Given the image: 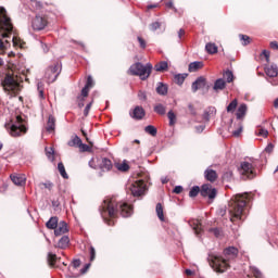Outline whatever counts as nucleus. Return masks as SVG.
Returning <instances> with one entry per match:
<instances>
[{"instance_id":"nucleus-1","label":"nucleus","mask_w":278,"mask_h":278,"mask_svg":"<svg viewBox=\"0 0 278 278\" xmlns=\"http://www.w3.org/2000/svg\"><path fill=\"white\" fill-rule=\"evenodd\" d=\"M99 212L106 225L112 227L114 220L110 218H115L116 214H121L123 218H129L134 214V206L129 205L127 202L116 200V197L105 198L99 208ZM109 217V218H108Z\"/></svg>"},{"instance_id":"nucleus-2","label":"nucleus","mask_w":278,"mask_h":278,"mask_svg":"<svg viewBox=\"0 0 278 278\" xmlns=\"http://www.w3.org/2000/svg\"><path fill=\"white\" fill-rule=\"evenodd\" d=\"M238 248L236 247H228L224 249V256L218 254H210L208 255V264L215 273H225L227 268H229V262L231 260H236L238 257Z\"/></svg>"},{"instance_id":"nucleus-3","label":"nucleus","mask_w":278,"mask_h":278,"mask_svg":"<svg viewBox=\"0 0 278 278\" xmlns=\"http://www.w3.org/2000/svg\"><path fill=\"white\" fill-rule=\"evenodd\" d=\"M251 201V194L249 192L239 193L232 197L230 201V220L231 223H239V220H244L247 218V203Z\"/></svg>"},{"instance_id":"nucleus-4","label":"nucleus","mask_w":278,"mask_h":278,"mask_svg":"<svg viewBox=\"0 0 278 278\" xmlns=\"http://www.w3.org/2000/svg\"><path fill=\"white\" fill-rule=\"evenodd\" d=\"M0 36H2V38H9L13 47H23V41L16 36L12 18L8 16L5 7H0Z\"/></svg>"},{"instance_id":"nucleus-5","label":"nucleus","mask_w":278,"mask_h":278,"mask_svg":"<svg viewBox=\"0 0 278 278\" xmlns=\"http://www.w3.org/2000/svg\"><path fill=\"white\" fill-rule=\"evenodd\" d=\"M151 71H153V65L151 63L144 65L141 62H137L129 67L128 74L140 77V79L144 81V79H149Z\"/></svg>"},{"instance_id":"nucleus-6","label":"nucleus","mask_w":278,"mask_h":278,"mask_svg":"<svg viewBox=\"0 0 278 278\" xmlns=\"http://www.w3.org/2000/svg\"><path fill=\"white\" fill-rule=\"evenodd\" d=\"M5 128L9 130L13 138H18L23 134H27V127L23 124V117L16 116L15 121L5 124Z\"/></svg>"},{"instance_id":"nucleus-7","label":"nucleus","mask_w":278,"mask_h":278,"mask_svg":"<svg viewBox=\"0 0 278 278\" xmlns=\"http://www.w3.org/2000/svg\"><path fill=\"white\" fill-rule=\"evenodd\" d=\"M60 73H62V63L56 62L50 65L46 70V79H48V84H53L60 77Z\"/></svg>"},{"instance_id":"nucleus-8","label":"nucleus","mask_w":278,"mask_h":278,"mask_svg":"<svg viewBox=\"0 0 278 278\" xmlns=\"http://www.w3.org/2000/svg\"><path fill=\"white\" fill-rule=\"evenodd\" d=\"M239 173L242 179H255V168L247 161L240 163Z\"/></svg>"},{"instance_id":"nucleus-9","label":"nucleus","mask_w":278,"mask_h":278,"mask_svg":"<svg viewBox=\"0 0 278 278\" xmlns=\"http://www.w3.org/2000/svg\"><path fill=\"white\" fill-rule=\"evenodd\" d=\"M132 197H144L147 194V182L144 180H137L129 187Z\"/></svg>"},{"instance_id":"nucleus-10","label":"nucleus","mask_w":278,"mask_h":278,"mask_svg":"<svg viewBox=\"0 0 278 278\" xmlns=\"http://www.w3.org/2000/svg\"><path fill=\"white\" fill-rule=\"evenodd\" d=\"M4 90L12 92V94H18L21 92V84L14 80V77L7 75L3 80Z\"/></svg>"},{"instance_id":"nucleus-11","label":"nucleus","mask_w":278,"mask_h":278,"mask_svg":"<svg viewBox=\"0 0 278 278\" xmlns=\"http://www.w3.org/2000/svg\"><path fill=\"white\" fill-rule=\"evenodd\" d=\"M203 88L210 90V85H207V79L205 77L200 76L192 83L191 90L192 92H197Z\"/></svg>"},{"instance_id":"nucleus-12","label":"nucleus","mask_w":278,"mask_h":278,"mask_svg":"<svg viewBox=\"0 0 278 278\" xmlns=\"http://www.w3.org/2000/svg\"><path fill=\"white\" fill-rule=\"evenodd\" d=\"M47 25H48L47 18L40 15L35 16V18L31 22V27L35 31H42V29H45Z\"/></svg>"},{"instance_id":"nucleus-13","label":"nucleus","mask_w":278,"mask_h":278,"mask_svg":"<svg viewBox=\"0 0 278 278\" xmlns=\"http://www.w3.org/2000/svg\"><path fill=\"white\" fill-rule=\"evenodd\" d=\"M216 188H212V185L210 184L203 185L200 190L201 197L207 199H216Z\"/></svg>"},{"instance_id":"nucleus-14","label":"nucleus","mask_w":278,"mask_h":278,"mask_svg":"<svg viewBox=\"0 0 278 278\" xmlns=\"http://www.w3.org/2000/svg\"><path fill=\"white\" fill-rule=\"evenodd\" d=\"M68 231V224L66 222H59L56 228H54V236H64Z\"/></svg>"},{"instance_id":"nucleus-15","label":"nucleus","mask_w":278,"mask_h":278,"mask_svg":"<svg viewBox=\"0 0 278 278\" xmlns=\"http://www.w3.org/2000/svg\"><path fill=\"white\" fill-rule=\"evenodd\" d=\"M146 114L147 113L144 112V109L142 106H136L132 113H130V116L131 118H135V121H142Z\"/></svg>"},{"instance_id":"nucleus-16","label":"nucleus","mask_w":278,"mask_h":278,"mask_svg":"<svg viewBox=\"0 0 278 278\" xmlns=\"http://www.w3.org/2000/svg\"><path fill=\"white\" fill-rule=\"evenodd\" d=\"M10 177H11V181H13L15 186H25V181H27V178L25 177V175L13 174Z\"/></svg>"},{"instance_id":"nucleus-17","label":"nucleus","mask_w":278,"mask_h":278,"mask_svg":"<svg viewBox=\"0 0 278 278\" xmlns=\"http://www.w3.org/2000/svg\"><path fill=\"white\" fill-rule=\"evenodd\" d=\"M204 177L206 181H211V184H214V181L218 179V174L216 173V170L207 168L204 172Z\"/></svg>"},{"instance_id":"nucleus-18","label":"nucleus","mask_w":278,"mask_h":278,"mask_svg":"<svg viewBox=\"0 0 278 278\" xmlns=\"http://www.w3.org/2000/svg\"><path fill=\"white\" fill-rule=\"evenodd\" d=\"M227 88V81H225V78H217L214 83L213 90L215 92H220V90H225Z\"/></svg>"},{"instance_id":"nucleus-19","label":"nucleus","mask_w":278,"mask_h":278,"mask_svg":"<svg viewBox=\"0 0 278 278\" xmlns=\"http://www.w3.org/2000/svg\"><path fill=\"white\" fill-rule=\"evenodd\" d=\"M248 110L249 108L247 106V104L241 103L237 109V113H236L237 121H242V118L247 116Z\"/></svg>"},{"instance_id":"nucleus-20","label":"nucleus","mask_w":278,"mask_h":278,"mask_svg":"<svg viewBox=\"0 0 278 278\" xmlns=\"http://www.w3.org/2000/svg\"><path fill=\"white\" fill-rule=\"evenodd\" d=\"M156 94H160V97H166V94H168V85L162 81L157 83Z\"/></svg>"},{"instance_id":"nucleus-21","label":"nucleus","mask_w":278,"mask_h":278,"mask_svg":"<svg viewBox=\"0 0 278 278\" xmlns=\"http://www.w3.org/2000/svg\"><path fill=\"white\" fill-rule=\"evenodd\" d=\"M211 116H216V109L214 106H208L206 110H204V113L202 115L205 123H210Z\"/></svg>"},{"instance_id":"nucleus-22","label":"nucleus","mask_w":278,"mask_h":278,"mask_svg":"<svg viewBox=\"0 0 278 278\" xmlns=\"http://www.w3.org/2000/svg\"><path fill=\"white\" fill-rule=\"evenodd\" d=\"M265 73L267 77H277L278 75V66L273 63L270 66L265 67Z\"/></svg>"},{"instance_id":"nucleus-23","label":"nucleus","mask_w":278,"mask_h":278,"mask_svg":"<svg viewBox=\"0 0 278 278\" xmlns=\"http://www.w3.org/2000/svg\"><path fill=\"white\" fill-rule=\"evenodd\" d=\"M46 131H48V134L55 131V117L53 115H49L48 117Z\"/></svg>"},{"instance_id":"nucleus-24","label":"nucleus","mask_w":278,"mask_h":278,"mask_svg":"<svg viewBox=\"0 0 278 278\" xmlns=\"http://www.w3.org/2000/svg\"><path fill=\"white\" fill-rule=\"evenodd\" d=\"M204 64L202 61H194L189 64L188 71L189 73H197L200 68H203Z\"/></svg>"},{"instance_id":"nucleus-25","label":"nucleus","mask_w":278,"mask_h":278,"mask_svg":"<svg viewBox=\"0 0 278 278\" xmlns=\"http://www.w3.org/2000/svg\"><path fill=\"white\" fill-rule=\"evenodd\" d=\"M154 71L156 73H164V71H168V62L161 61L154 65Z\"/></svg>"},{"instance_id":"nucleus-26","label":"nucleus","mask_w":278,"mask_h":278,"mask_svg":"<svg viewBox=\"0 0 278 278\" xmlns=\"http://www.w3.org/2000/svg\"><path fill=\"white\" fill-rule=\"evenodd\" d=\"M205 50L210 55H214L218 53V46L216 43L208 42L205 45Z\"/></svg>"},{"instance_id":"nucleus-27","label":"nucleus","mask_w":278,"mask_h":278,"mask_svg":"<svg viewBox=\"0 0 278 278\" xmlns=\"http://www.w3.org/2000/svg\"><path fill=\"white\" fill-rule=\"evenodd\" d=\"M59 219H58V216H53L51 217L47 223H46V227L48 229H56L58 228V225H59Z\"/></svg>"},{"instance_id":"nucleus-28","label":"nucleus","mask_w":278,"mask_h":278,"mask_svg":"<svg viewBox=\"0 0 278 278\" xmlns=\"http://www.w3.org/2000/svg\"><path fill=\"white\" fill-rule=\"evenodd\" d=\"M186 77H188L187 73L176 74L174 76V81H175V84H177V86H184V81H186Z\"/></svg>"},{"instance_id":"nucleus-29","label":"nucleus","mask_w":278,"mask_h":278,"mask_svg":"<svg viewBox=\"0 0 278 278\" xmlns=\"http://www.w3.org/2000/svg\"><path fill=\"white\" fill-rule=\"evenodd\" d=\"M100 168L102 170H112V161L108 157H104L102 159V162H101V165H100Z\"/></svg>"},{"instance_id":"nucleus-30","label":"nucleus","mask_w":278,"mask_h":278,"mask_svg":"<svg viewBox=\"0 0 278 278\" xmlns=\"http://www.w3.org/2000/svg\"><path fill=\"white\" fill-rule=\"evenodd\" d=\"M70 243H71V239L68 238V236H63V237L59 240V242H58V248H59V249H66Z\"/></svg>"},{"instance_id":"nucleus-31","label":"nucleus","mask_w":278,"mask_h":278,"mask_svg":"<svg viewBox=\"0 0 278 278\" xmlns=\"http://www.w3.org/2000/svg\"><path fill=\"white\" fill-rule=\"evenodd\" d=\"M8 49H10V40L7 39L3 41V39L0 38V55H3Z\"/></svg>"},{"instance_id":"nucleus-32","label":"nucleus","mask_w":278,"mask_h":278,"mask_svg":"<svg viewBox=\"0 0 278 278\" xmlns=\"http://www.w3.org/2000/svg\"><path fill=\"white\" fill-rule=\"evenodd\" d=\"M154 112L155 114H160V116H164V114H166V106L162 103H157L154 105Z\"/></svg>"},{"instance_id":"nucleus-33","label":"nucleus","mask_w":278,"mask_h":278,"mask_svg":"<svg viewBox=\"0 0 278 278\" xmlns=\"http://www.w3.org/2000/svg\"><path fill=\"white\" fill-rule=\"evenodd\" d=\"M156 216L162 223H164V207H162V203L156 204Z\"/></svg>"},{"instance_id":"nucleus-34","label":"nucleus","mask_w":278,"mask_h":278,"mask_svg":"<svg viewBox=\"0 0 278 278\" xmlns=\"http://www.w3.org/2000/svg\"><path fill=\"white\" fill-rule=\"evenodd\" d=\"M58 170H59L61 177H63V179H68V174L66 173V168L64 167V163L60 162L58 164Z\"/></svg>"},{"instance_id":"nucleus-35","label":"nucleus","mask_w":278,"mask_h":278,"mask_svg":"<svg viewBox=\"0 0 278 278\" xmlns=\"http://www.w3.org/2000/svg\"><path fill=\"white\" fill-rule=\"evenodd\" d=\"M144 131L146 134H149L150 136H157V128H155V126L153 125H148L144 127Z\"/></svg>"},{"instance_id":"nucleus-36","label":"nucleus","mask_w":278,"mask_h":278,"mask_svg":"<svg viewBox=\"0 0 278 278\" xmlns=\"http://www.w3.org/2000/svg\"><path fill=\"white\" fill-rule=\"evenodd\" d=\"M81 142V138H79V136H75L67 144L68 147H80Z\"/></svg>"},{"instance_id":"nucleus-37","label":"nucleus","mask_w":278,"mask_h":278,"mask_svg":"<svg viewBox=\"0 0 278 278\" xmlns=\"http://www.w3.org/2000/svg\"><path fill=\"white\" fill-rule=\"evenodd\" d=\"M223 76H224V79H226L227 84H231V81H233V72L227 70L224 72Z\"/></svg>"},{"instance_id":"nucleus-38","label":"nucleus","mask_w":278,"mask_h":278,"mask_svg":"<svg viewBox=\"0 0 278 278\" xmlns=\"http://www.w3.org/2000/svg\"><path fill=\"white\" fill-rule=\"evenodd\" d=\"M238 108V100L237 99H233L227 106V112L229 113H233L236 112V109Z\"/></svg>"},{"instance_id":"nucleus-39","label":"nucleus","mask_w":278,"mask_h":278,"mask_svg":"<svg viewBox=\"0 0 278 278\" xmlns=\"http://www.w3.org/2000/svg\"><path fill=\"white\" fill-rule=\"evenodd\" d=\"M167 118L169 119V126L173 127L175 123H177V115H175V112L168 111Z\"/></svg>"},{"instance_id":"nucleus-40","label":"nucleus","mask_w":278,"mask_h":278,"mask_svg":"<svg viewBox=\"0 0 278 278\" xmlns=\"http://www.w3.org/2000/svg\"><path fill=\"white\" fill-rule=\"evenodd\" d=\"M56 260H58V255H55V254H53V253H51V252L48 253V263H49V266H51V267L55 266Z\"/></svg>"},{"instance_id":"nucleus-41","label":"nucleus","mask_w":278,"mask_h":278,"mask_svg":"<svg viewBox=\"0 0 278 278\" xmlns=\"http://www.w3.org/2000/svg\"><path fill=\"white\" fill-rule=\"evenodd\" d=\"M199 192H201V188H199V186H193L191 188V190L189 191V197L191 199H194V197H198L199 195Z\"/></svg>"},{"instance_id":"nucleus-42","label":"nucleus","mask_w":278,"mask_h":278,"mask_svg":"<svg viewBox=\"0 0 278 278\" xmlns=\"http://www.w3.org/2000/svg\"><path fill=\"white\" fill-rule=\"evenodd\" d=\"M116 168L117 170H121V173H127V170H129V164L123 162L122 164H117Z\"/></svg>"},{"instance_id":"nucleus-43","label":"nucleus","mask_w":278,"mask_h":278,"mask_svg":"<svg viewBox=\"0 0 278 278\" xmlns=\"http://www.w3.org/2000/svg\"><path fill=\"white\" fill-rule=\"evenodd\" d=\"M210 233H213L215 238H220L223 236V229L220 228H210Z\"/></svg>"},{"instance_id":"nucleus-44","label":"nucleus","mask_w":278,"mask_h":278,"mask_svg":"<svg viewBox=\"0 0 278 278\" xmlns=\"http://www.w3.org/2000/svg\"><path fill=\"white\" fill-rule=\"evenodd\" d=\"M240 40L242 41L243 47H247V45H251V37L248 35H239Z\"/></svg>"},{"instance_id":"nucleus-45","label":"nucleus","mask_w":278,"mask_h":278,"mask_svg":"<svg viewBox=\"0 0 278 278\" xmlns=\"http://www.w3.org/2000/svg\"><path fill=\"white\" fill-rule=\"evenodd\" d=\"M160 27H162L161 22H153L149 25L150 31H157V29H160Z\"/></svg>"},{"instance_id":"nucleus-46","label":"nucleus","mask_w":278,"mask_h":278,"mask_svg":"<svg viewBox=\"0 0 278 278\" xmlns=\"http://www.w3.org/2000/svg\"><path fill=\"white\" fill-rule=\"evenodd\" d=\"M250 268H251L254 277L262 278V271L260 270V268H257L255 266H251Z\"/></svg>"},{"instance_id":"nucleus-47","label":"nucleus","mask_w":278,"mask_h":278,"mask_svg":"<svg viewBox=\"0 0 278 278\" xmlns=\"http://www.w3.org/2000/svg\"><path fill=\"white\" fill-rule=\"evenodd\" d=\"M90 251V262H94V258L97 257V250H94V247L89 248Z\"/></svg>"},{"instance_id":"nucleus-48","label":"nucleus","mask_w":278,"mask_h":278,"mask_svg":"<svg viewBox=\"0 0 278 278\" xmlns=\"http://www.w3.org/2000/svg\"><path fill=\"white\" fill-rule=\"evenodd\" d=\"M92 86H94V80L92 79V76H88L85 87L90 89V88H92Z\"/></svg>"},{"instance_id":"nucleus-49","label":"nucleus","mask_w":278,"mask_h":278,"mask_svg":"<svg viewBox=\"0 0 278 278\" xmlns=\"http://www.w3.org/2000/svg\"><path fill=\"white\" fill-rule=\"evenodd\" d=\"M242 124L239 125V129L232 131V136H235V138H238L241 134H242Z\"/></svg>"},{"instance_id":"nucleus-50","label":"nucleus","mask_w":278,"mask_h":278,"mask_svg":"<svg viewBox=\"0 0 278 278\" xmlns=\"http://www.w3.org/2000/svg\"><path fill=\"white\" fill-rule=\"evenodd\" d=\"M137 40L141 47V49H147V41L142 37H137Z\"/></svg>"},{"instance_id":"nucleus-51","label":"nucleus","mask_w":278,"mask_h":278,"mask_svg":"<svg viewBox=\"0 0 278 278\" xmlns=\"http://www.w3.org/2000/svg\"><path fill=\"white\" fill-rule=\"evenodd\" d=\"M92 108V102H89L85 110H84V116H88V114H90V109Z\"/></svg>"},{"instance_id":"nucleus-52","label":"nucleus","mask_w":278,"mask_h":278,"mask_svg":"<svg viewBox=\"0 0 278 278\" xmlns=\"http://www.w3.org/2000/svg\"><path fill=\"white\" fill-rule=\"evenodd\" d=\"M262 55H264L267 63L270 62V51L263 50Z\"/></svg>"},{"instance_id":"nucleus-53","label":"nucleus","mask_w":278,"mask_h":278,"mask_svg":"<svg viewBox=\"0 0 278 278\" xmlns=\"http://www.w3.org/2000/svg\"><path fill=\"white\" fill-rule=\"evenodd\" d=\"M173 192L175 194H181V192H184V187L182 186H176L174 189H173Z\"/></svg>"},{"instance_id":"nucleus-54","label":"nucleus","mask_w":278,"mask_h":278,"mask_svg":"<svg viewBox=\"0 0 278 278\" xmlns=\"http://www.w3.org/2000/svg\"><path fill=\"white\" fill-rule=\"evenodd\" d=\"M72 266L74 268H79V266H81V261L79 258H76L72 262Z\"/></svg>"},{"instance_id":"nucleus-55","label":"nucleus","mask_w":278,"mask_h":278,"mask_svg":"<svg viewBox=\"0 0 278 278\" xmlns=\"http://www.w3.org/2000/svg\"><path fill=\"white\" fill-rule=\"evenodd\" d=\"M79 149H81V151L86 152V151H90V146L81 142L80 146H78Z\"/></svg>"},{"instance_id":"nucleus-56","label":"nucleus","mask_w":278,"mask_h":278,"mask_svg":"<svg viewBox=\"0 0 278 278\" xmlns=\"http://www.w3.org/2000/svg\"><path fill=\"white\" fill-rule=\"evenodd\" d=\"M53 153H54L53 148H46V155L48 157H53Z\"/></svg>"},{"instance_id":"nucleus-57","label":"nucleus","mask_w":278,"mask_h":278,"mask_svg":"<svg viewBox=\"0 0 278 278\" xmlns=\"http://www.w3.org/2000/svg\"><path fill=\"white\" fill-rule=\"evenodd\" d=\"M195 131L198 134H203V131H205V125L195 126Z\"/></svg>"},{"instance_id":"nucleus-58","label":"nucleus","mask_w":278,"mask_h":278,"mask_svg":"<svg viewBox=\"0 0 278 278\" xmlns=\"http://www.w3.org/2000/svg\"><path fill=\"white\" fill-rule=\"evenodd\" d=\"M258 136H262L263 138H266V136H268V130L261 128L258 130Z\"/></svg>"},{"instance_id":"nucleus-59","label":"nucleus","mask_w":278,"mask_h":278,"mask_svg":"<svg viewBox=\"0 0 278 278\" xmlns=\"http://www.w3.org/2000/svg\"><path fill=\"white\" fill-rule=\"evenodd\" d=\"M88 92H90V88L85 86V87L81 89V96H83V97H88Z\"/></svg>"},{"instance_id":"nucleus-60","label":"nucleus","mask_w":278,"mask_h":278,"mask_svg":"<svg viewBox=\"0 0 278 278\" xmlns=\"http://www.w3.org/2000/svg\"><path fill=\"white\" fill-rule=\"evenodd\" d=\"M275 149V146L273 143H269L266 148H265V152L266 153H273V150Z\"/></svg>"},{"instance_id":"nucleus-61","label":"nucleus","mask_w":278,"mask_h":278,"mask_svg":"<svg viewBox=\"0 0 278 278\" xmlns=\"http://www.w3.org/2000/svg\"><path fill=\"white\" fill-rule=\"evenodd\" d=\"M41 45V49L43 51V53H49V46H47V43L40 41Z\"/></svg>"},{"instance_id":"nucleus-62","label":"nucleus","mask_w":278,"mask_h":278,"mask_svg":"<svg viewBox=\"0 0 278 278\" xmlns=\"http://www.w3.org/2000/svg\"><path fill=\"white\" fill-rule=\"evenodd\" d=\"M88 268H90V263H87L84 268L80 269L81 275H86V273H88Z\"/></svg>"},{"instance_id":"nucleus-63","label":"nucleus","mask_w":278,"mask_h":278,"mask_svg":"<svg viewBox=\"0 0 278 278\" xmlns=\"http://www.w3.org/2000/svg\"><path fill=\"white\" fill-rule=\"evenodd\" d=\"M139 99H141V100H143V101H147V93H144V92H140L139 93Z\"/></svg>"},{"instance_id":"nucleus-64","label":"nucleus","mask_w":278,"mask_h":278,"mask_svg":"<svg viewBox=\"0 0 278 278\" xmlns=\"http://www.w3.org/2000/svg\"><path fill=\"white\" fill-rule=\"evenodd\" d=\"M270 47H271V49L278 50V42L277 41H271Z\"/></svg>"}]
</instances>
